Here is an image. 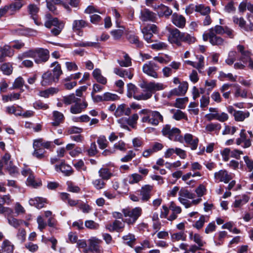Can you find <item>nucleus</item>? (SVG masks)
<instances>
[{
  "mask_svg": "<svg viewBox=\"0 0 253 253\" xmlns=\"http://www.w3.org/2000/svg\"><path fill=\"white\" fill-rule=\"evenodd\" d=\"M249 200V197L245 195L237 196L235 198V202L233 204L232 206L234 208H239L242 205L247 203Z\"/></svg>",
  "mask_w": 253,
  "mask_h": 253,
  "instance_id": "nucleus-39",
  "label": "nucleus"
},
{
  "mask_svg": "<svg viewBox=\"0 0 253 253\" xmlns=\"http://www.w3.org/2000/svg\"><path fill=\"white\" fill-rule=\"evenodd\" d=\"M144 88V95L141 98L143 100H147L151 97L152 94L157 91L163 90L164 84L160 83L150 82L141 86Z\"/></svg>",
  "mask_w": 253,
  "mask_h": 253,
  "instance_id": "nucleus-6",
  "label": "nucleus"
},
{
  "mask_svg": "<svg viewBox=\"0 0 253 253\" xmlns=\"http://www.w3.org/2000/svg\"><path fill=\"white\" fill-rule=\"evenodd\" d=\"M132 71L131 68L124 69L120 68H115L113 70V72L116 75L121 78H127L129 80H131L133 76Z\"/></svg>",
  "mask_w": 253,
  "mask_h": 253,
  "instance_id": "nucleus-24",
  "label": "nucleus"
},
{
  "mask_svg": "<svg viewBox=\"0 0 253 253\" xmlns=\"http://www.w3.org/2000/svg\"><path fill=\"white\" fill-rule=\"evenodd\" d=\"M188 88V84L187 82H183L178 85V87L173 89L171 93L173 95H184L187 92Z\"/></svg>",
  "mask_w": 253,
  "mask_h": 253,
  "instance_id": "nucleus-34",
  "label": "nucleus"
},
{
  "mask_svg": "<svg viewBox=\"0 0 253 253\" xmlns=\"http://www.w3.org/2000/svg\"><path fill=\"white\" fill-rule=\"evenodd\" d=\"M124 60H118V63L121 67H127L131 65V59L127 54L124 56Z\"/></svg>",
  "mask_w": 253,
  "mask_h": 253,
  "instance_id": "nucleus-55",
  "label": "nucleus"
},
{
  "mask_svg": "<svg viewBox=\"0 0 253 253\" xmlns=\"http://www.w3.org/2000/svg\"><path fill=\"white\" fill-rule=\"evenodd\" d=\"M186 236L183 231L174 233L171 235V239L173 242L178 241H185Z\"/></svg>",
  "mask_w": 253,
  "mask_h": 253,
  "instance_id": "nucleus-54",
  "label": "nucleus"
},
{
  "mask_svg": "<svg viewBox=\"0 0 253 253\" xmlns=\"http://www.w3.org/2000/svg\"><path fill=\"white\" fill-rule=\"evenodd\" d=\"M29 203L31 206L40 209L44 207L46 203V200L44 198L38 197L30 199L29 201Z\"/></svg>",
  "mask_w": 253,
  "mask_h": 253,
  "instance_id": "nucleus-32",
  "label": "nucleus"
},
{
  "mask_svg": "<svg viewBox=\"0 0 253 253\" xmlns=\"http://www.w3.org/2000/svg\"><path fill=\"white\" fill-rule=\"evenodd\" d=\"M113 149H114V151L116 152L117 150L125 152L127 150L126 144L123 140H120L115 143L113 146Z\"/></svg>",
  "mask_w": 253,
  "mask_h": 253,
  "instance_id": "nucleus-52",
  "label": "nucleus"
},
{
  "mask_svg": "<svg viewBox=\"0 0 253 253\" xmlns=\"http://www.w3.org/2000/svg\"><path fill=\"white\" fill-rule=\"evenodd\" d=\"M236 144L237 145L243 144L242 146L244 148H247L251 146L252 140L248 137V134L245 129H242L240 130L239 137L236 139Z\"/></svg>",
  "mask_w": 253,
  "mask_h": 253,
  "instance_id": "nucleus-13",
  "label": "nucleus"
},
{
  "mask_svg": "<svg viewBox=\"0 0 253 253\" xmlns=\"http://www.w3.org/2000/svg\"><path fill=\"white\" fill-rule=\"evenodd\" d=\"M195 192L198 197L201 198L207 192L206 187L203 184H201L195 189Z\"/></svg>",
  "mask_w": 253,
  "mask_h": 253,
  "instance_id": "nucleus-63",
  "label": "nucleus"
},
{
  "mask_svg": "<svg viewBox=\"0 0 253 253\" xmlns=\"http://www.w3.org/2000/svg\"><path fill=\"white\" fill-rule=\"evenodd\" d=\"M14 250L13 245L8 240H5L1 246V253H13Z\"/></svg>",
  "mask_w": 253,
  "mask_h": 253,
  "instance_id": "nucleus-38",
  "label": "nucleus"
},
{
  "mask_svg": "<svg viewBox=\"0 0 253 253\" xmlns=\"http://www.w3.org/2000/svg\"><path fill=\"white\" fill-rule=\"evenodd\" d=\"M33 147L34 151L32 153L33 157L41 160L45 157V151L41 147V144L37 142L35 139L33 141Z\"/></svg>",
  "mask_w": 253,
  "mask_h": 253,
  "instance_id": "nucleus-16",
  "label": "nucleus"
},
{
  "mask_svg": "<svg viewBox=\"0 0 253 253\" xmlns=\"http://www.w3.org/2000/svg\"><path fill=\"white\" fill-rule=\"evenodd\" d=\"M12 201L13 200L9 194L3 196L0 195V206H3V205H10Z\"/></svg>",
  "mask_w": 253,
  "mask_h": 253,
  "instance_id": "nucleus-61",
  "label": "nucleus"
},
{
  "mask_svg": "<svg viewBox=\"0 0 253 253\" xmlns=\"http://www.w3.org/2000/svg\"><path fill=\"white\" fill-rule=\"evenodd\" d=\"M119 28L118 29L113 30L111 32V34L115 40H118L121 38L124 33L125 28L120 25H116Z\"/></svg>",
  "mask_w": 253,
  "mask_h": 253,
  "instance_id": "nucleus-47",
  "label": "nucleus"
},
{
  "mask_svg": "<svg viewBox=\"0 0 253 253\" xmlns=\"http://www.w3.org/2000/svg\"><path fill=\"white\" fill-rule=\"evenodd\" d=\"M28 11L32 17H35L39 11V8L35 4H30L28 6Z\"/></svg>",
  "mask_w": 253,
  "mask_h": 253,
  "instance_id": "nucleus-64",
  "label": "nucleus"
},
{
  "mask_svg": "<svg viewBox=\"0 0 253 253\" xmlns=\"http://www.w3.org/2000/svg\"><path fill=\"white\" fill-rule=\"evenodd\" d=\"M47 8L51 11L56 10L55 5H61L67 11H71L69 4L61 0H46Z\"/></svg>",
  "mask_w": 253,
  "mask_h": 253,
  "instance_id": "nucleus-18",
  "label": "nucleus"
},
{
  "mask_svg": "<svg viewBox=\"0 0 253 253\" xmlns=\"http://www.w3.org/2000/svg\"><path fill=\"white\" fill-rule=\"evenodd\" d=\"M51 67H54L53 69V76H54L56 80H58L59 77L62 74L61 66L57 62H54L51 65Z\"/></svg>",
  "mask_w": 253,
  "mask_h": 253,
  "instance_id": "nucleus-43",
  "label": "nucleus"
},
{
  "mask_svg": "<svg viewBox=\"0 0 253 253\" xmlns=\"http://www.w3.org/2000/svg\"><path fill=\"white\" fill-rule=\"evenodd\" d=\"M137 90V88L136 87L135 85L131 83H129L127 85V96L129 98L133 97L134 99L140 100H143L141 98L144 95V92L142 93L140 95H137L136 92Z\"/></svg>",
  "mask_w": 253,
  "mask_h": 253,
  "instance_id": "nucleus-21",
  "label": "nucleus"
},
{
  "mask_svg": "<svg viewBox=\"0 0 253 253\" xmlns=\"http://www.w3.org/2000/svg\"><path fill=\"white\" fill-rule=\"evenodd\" d=\"M46 21L44 23V26L47 28H51V27H54L51 30V34L54 36L58 35L64 27V23L60 21L57 18H53L50 14L45 15Z\"/></svg>",
  "mask_w": 253,
  "mask_h": 253,
  "instance_id": "nucleus-5",
  "label": "nucleus"
},
{
  "mask_svg": "<svg viewBox=\"0 0 253 253\" xmlns=\"http://www.w3.org/2000/svg\"><path fill=\"white\" fill-rule=\"evenodd\" d=\"M152 189V186L150 185H145L141 187L139 191L141 201L146 202L150 199Z\"/></svg>",
  "mask_w": 253,
  "mask_h": 253,
  "instance_id": "nucleus-20",
  "label": "nucleus"
},
{
  "mask_svg": "<svg viewBox=\"0 0 253 253\" xmlns=\"http://www.w3.org/2000/svg\"><path fill=\"white\" fill-rule=\"evenodd\" d=\"M127 181L129 184L137 183L142 180V177L141 175L134 173L128 176Z\"/></svg>",
  "mask_w": 253,
  "mask_h": 253,
  "instance_id": "nucleus-53",
  "label": "nucleus"
},
{
  "mask_svg": "<svg viewBox=\"0 0 253 253\" xmlns=\"http://www.w3.org/2000/svg\"><path fill=\"white\" fill-rule=\"evenodd\" d=\"M218 79L221 81L225 80L230 81L231 82H235L237 78V76H233L231 73L226 74L222 71L219 73Z\"/></svg>",
  "mask_w": 253,
  "mask_h": 253,
  "instance_id": "nucleus-40",
  "label": "nucleus"
},
{
  "mask_svg": "<svg viewBox=\"0 0 253 253\" xmlns=\"http://www.w3.org/2000/svg\"><path fill=\"white\" fill-rule=\"evenodd\" d=\"M237 53L235 51H230L228 53L227 58L225 60V62L229 65H232L236 59Z\"/></svg>",
  "mask_w": 253,
  "mask_h": 253,
  "instance_id": "nucleus-56",
  "label": "nucleus"
},
{
  "mask_svg": "<svg viewBox=\"0 0 253 253\" xmlns=\"http://www.w3.org/2000/svg\"><path fill=\"white\" fill-rule=\"evenodd\" d=\"M57 81L51 71H47L42 75L41 84L42 86H46Z\"/></svg>",
  "mask_w": 253,
  "mask_h": 253,
  "instance_id": "nucleus-22",
  "label": "nucleus"
},
{
  "mask_svg": "<svg viewBox=\"0 0 253 253\" xmlns=\"http://www.w3.org/2000/svg\"><path fill=\"white\" fill-rule=\"evenodd\" d=\"M139 18L144 22L154 21L156 18L154 13L150 11L148 9L145 8L140 11Z\"/></svg>",
  "mask_w": 253,
  "mask_h": 253,
  "instance_id": "nucleus-23",
  "label": "nucleus"
},
{
  "mask_svg": "<svg viewBox=\"0 0 253 253\" xmlns=\"http://www.w3.org/2000/svg\"><path fill=\"white\" fill-rule=\"evenodd\" d=\"M92 75L97 82L105 85L107 84V80L102 75L101 71L99 68H95L92 72Z\"/></svg>",
  "mask_w": 253,
  "mask_h": 253,
  "instance_id": "nucleus-33",
  "label": "nucleus"
},
{
  "mask_svg": "<svg viewBox=\"0 0 253 253\" xmlns=\"http://www.w3.org/2000/svg\"><path fill=\"white\" fill-rule=\"evenodd\" d=\"M63 102L66 105H70L72 103H74L76 101H81V99L79 98L76 97L74 94H71L69 95L65 96L63 97Z\"/></svg>",
  "mask_w": 253,
  "mask_h": 253,
  "instance_id": "nucleus-45",
  "label": "nucleus"
},
{
  "mask_svg": "<svg viewBox=\"0 0 253 253\" xmlns=\"http://www.w3.org/2000/svg\"><path fill=\"white\" fill-rule=\"evenodd\" d=\"M97 143L101 149H104L108 146V141L104 135H100L97 140Z\"/></svg>",
  "mask_w": 253,
  "mask_h": 253,
  "instance_id": "nucleus-58",
  "label": "nucleus"
},
{
  "mask_svg": "<svg viewBox=\"0 0 253 253\" xmlns=\"http://www.w3.org/2000/svg\"><path fill=\"white\" fill-rule=\"evenodd\" d=\"M234 119L237 122H243L250 116V113L248 111L237 110L233 113Z\"/></svg>",
  "mask_w": 253,
  "mask_h": 253,
  "instance_id": "nucleus-37",
  "label": "nucleus"
},
{
  "mask_svg": "<svg viewBox=\"0 0 253 253\" xmlns=\"http://www.w3.org/2000/svg\"><path fill=\"white\" fill-rule=\"evenodd\" d=\"M55 169L57 172H61L65 176H69L73 172L71 167L63 162L59 165H55Z\"/></svg>",
  "mask_w": 253,
  "mask_h": 253,
  "instance_id": "nucleus-27",
  "label": "nucleus"
},
{
  "mask_svg": "<svg viewBox=\"0 0 253 253\" xmlns=\"http://www.w3.org/2000/svg\"><path fill=\"white\" fill-rule=\"evenodd\" d=\"M88 26V23L83 19L75 20L72 24V29L74 32L80 35L82 33L81 29Z\"/></svg>",
  "mask_w": 253,
  "mask_h": 253,
  "instance_id": "nucleus-29",
  "label": "nucleus"
},
{
  "mask_svg": "<svg viewBox=\"0 0 253 253\" xmlns=\"http://www.w3.org/2000/svg\"><path fill=\"white\" fill-rule=\"evenodd\" d=\"M195 11L200 13L203 15H207L211 12L210 7L205 6L203 4H199L195 6Z\"/></svg>",
  "mask_w": 253,
  "mask_h": 253,
  "instance_id": "nucleus-50",
  "label": "nucleus"
},
{
  "mask_svg": "<svg viewBox=\"0 0 253 253\" xmlns=\"http://www.w3.org/2000/svg\"><path fill=\"white\" fill-rule=\"evenodd\" d=\"M172 23L179 28L184 27L186 24V19L184 16L177 13H174L171 17Z\"/></svg>",
  "mask_w": 253,
  "mask_h": 253,
  "instance_id": "nucleus-28",
  "label": "nucleus"
},
{
  "mask_svg": "<svg viewBox=\"0 0 253 253\" xmlns=\"http://www.w3.org/2000/svg\"><path fill=\"white\" fill-rule=\"evenodd\" d=\"M89 244L90 250L91 252L96 253H102L103 251L101 249L99 244L101 242V240L95 237H91L88 240Z\"/></svg>",
  "mask_w": 253,
  "mask_h": 253,
  "instance_id": "nucleus-19",
  "label": "nucleus"
},
{
  "mask_svg": "<svg viewBox=\"0 0 253 253\" xmlns=\"http://www.w3.org/2000/svg\"><path fill=\"white\" fill-rule=\"evenodd\" d=\"M169 42L180 46L182 42H187L188 44H193L196 41V39L193 36L184 32H181L177 29L174 28L169 30Z\"/></svg>",
  "mask_w": 253,
  "mask_h": 253,
  "instance_id": "nucleus-2",
  "label": "nucleus"
},
{
  "mask_svg": "<svg viewBox=\"0 0 253 253\" xmlns=\"http://www.w3.org/2000/svg\"><path fill=\"white\" fill-rule=\"evenodd\" d=\"M237 130V127L235 126H230L224 124V128L222 131V134L225 135H234Z\"/></svg>",
  "mask_w": 253,
  "mask_h": 253,
  "instance_id": "nucleus-51",
  "label": "nucleus"
},
{
  "mask_svg": "<svg viewBox=\"0 0 253 253\" xmlns=\"http://www.w3.org/2000/svg\"><path fill=\"white\" fill-rule=\"evenodd\" d=\"M103 95L104 101H114L119 99L118 95L109 92H105Z\"/></svg>",
  "mask_w": 253,
  "mask_h": 253,
  "instance_id": "nucleus-60",
  "label": "nucleus"
},
{
  "mask_svg": "<svg viewBox=\"0 0 253 253\" xmlns=\"http://www.w3.org/2000/svg\"><path fill=\"white\" fill-rule=\"evenodd\" d=\"M49 58V52L47 50L43 48L35 49L34 61L37 63L44 62Z\"/></svg>",
  "mask_w": 253,
  "mask_h": 253,
  "instance_id": "nucleus-14",
  "label": "nucleus"
},
{
  "mask_svg": "<svg viewBox=\"0 0 253 253\" xmlns=\"http://www.w3.org/2000/svg\"><path fill=\"white\" fill-rule=\"evenodd\" d=\"M144 39L148 42H153L152 38L154 34L157 33V27L154 24H149L141 29Z\"/></svg>",
  "mask_w": 253,
  "mask_h": 253,
  "instance_id": "nucleus-10",
  "label": "nucleus"
},
{
  "mask_svg": "<svg viewBox=\"0 0 253 253\" xmlns=\"http://www.w3.org/2000/svg\"><path fill=\"white\" fill-rule=\"evenodd\" d=\"M237 49L240 53V57L239 61L234 65L235 69H244L247 67L251 70H253V53L249 50H246L243 45L239 44L237 46Z\"/></svg>",
  "mask_w": 253,
  "mask_h": 253,
  "instance_id": "nucleus-1",
  "label": "nucleus"
},
{
  "mask_svg": "<svg viewBox=\"0 0 253 253\" xmlns=\"http://www.w3.org/2000/svg\"><path fill=\"white\" fill-rule=\"evenodd\" d=\"M139 114L141 122L148 125L156 126L163 121V116L157 111L144 109L140 111Z\"/></svg>",
  "mask_w": 253,
  "mask_h": 253,
  "instance_id": "nucleus-4",
  "label": "nucleus"
},
{
  "mask_svg": "<svg viewBox=\"0 0 253 253\" xmlns=\"http://www.w3.org/2000/svg\"><path fill=\"white\" fill-rule=\"evenodd\" d=\"M80 101H76L75 104L71 106L70 108V112L73 114L81 113L83 110L86 108L87 106V103L86 101H83L81 103Z\"/></svg>",
  "mask_w": 253,
  "mask_h": 253,
  "instance_id": "nucleus-30",
  "label": "nucleus"
},
{
  "mask_svg": "<svg viewBox=\"0 0 253 253\" xmlns=\"http://www.w3.org/2000/svg\"><path fill=\"white\" fill-rule=\"evenodd\" d=\"M7 220L8 224L10 226H11L15 228H17V227H18L21 225V224L22 223V220H19V219L14 217L13 216L8 217V219H7Z\"/></svg>",
  "mask_w": 253,
  "mask_h": 253,
  "instance_id": "nucleus-62",
  "label": "nucleus"
},
{
  "mask_svg": "<svg viewBox=\"0 0 253 253\" xmlns=\"http://www.w3.org/2000/svg\"><path fill=\"white\" fill-rule=\"evenodd\" d=\"M14 54V50L11 46L5 45L0 48V62H3L6 57H12Z\"/></svg>",
  "mask_w": 253,
  "mask_h": 253,
  "instance_id": "nucleus-25",
  "label": "nucleus"
},
{
  "mask_svg": "<svg viewBox=\"0 0 253 253\" xmlns=\"http://www.w3.org/2000/svg\"><path fill=\"white\" fill-rule=\"evenodd\" d=\"M26 184L29 186L32 187H37L41 185V181L35 178L34 174L28 177L26 181Z\"/></svg>",
  "mask_w": 253,
  "mask_h": 253,
  "instance_id": "nucleus-44",
  "label": "nucleus"
},
{
  "mask_svg": "<svg viewBox=\"0 0 253 253\" xmlns=\"http://www.w3.org/2000/svg\"><path fill=\"white\" fill-rule=\"evenodd\" d=\"M131 113V109L125 104L119 105L114 114L116 117H119L123 115L129 116Z\"/></svg>",
  "mask_w": 253,
  "mask_h": 253,
  "instance_id": "nucleus-26",
  "label": "nucleus"
},
{
  "mask_svg": "<svg viewBox=\"0 0 253 253\" xmlns=\"http://www.w3.org/2000/svg\"><path fill=\"white\" fill-rule=\"evenodd\" d=\"M195 194L185 188H181L179 191V202L185 207L189 206L188 199H193Z\"/></svg>",
  "mask_w": 253,
  "mask_h": 253,
  "instance_id": "nucleus-12",
  "label": "nucleus"
},
{
  "mask_svg": "<svg viewBox=\"0 0 253 253\" xmlns=\"http://www.w3.org/2000/svg\"><path fill=\"white\" fill-rule=\"evenodd\" d=\"M35 52V49H30V50L26 51L21 54H19L17 56V58L19 61H22L24 59H25L27 58H32L34 59Z\"/></svg>",
  "mask_w": 253,
  "mask_h": 253,
  "instance_id": "nucleus-42",
  "label": "nucleus"
},
{
  "mask_svg": "<svg viewBox=\"0 0 253 253\" xmlns=\"http://www.w3.org/2000/svg\"><path fill=\"white\" fill-rule=\"evenodd\" d=\"M13 213V211L11 208L0 206V213L4 214L6 219H8V217H12Z\"/></svg>",
  "mask_w": 253,
  "mask_h": 253,
  "instance_id": "nucleus-57",
  "label": "nucleus"
},
{
  "mask_svg": "<svg viewBox=\"0 0 253 253\" xmlns=\"http://www.w3.org/2000/svg\"><path fill=\"white\" fill-rule=\"evenodd\" d=\"M58 89L55 87H50L46 90L40 91L39 94L42 97L47 98L50 95H53L57 93Z\"/></svg>",
  "mask_w": 253,
  "mask_h": 253,
  "instance_id": "nucleus-48",
  "label": "nucleus"
},
{
  "mask_svg": "<svg viewBox=\"0 0 253 253\" xmlns=\"http://www.w3.org/2000/svg\"><path fill=\"white\" fill-rule=\"evenodd\" d=\"M158 69L159 66L153 61H150L144 64L142 67L144 73L155 79L158 77L157 73Z\"/></svg>",
  "mask_w": 253,
  "mask_h": 253,
  "instance_id": "nucleus-9",
  "label": "nucleus"
},
{
  "mask_svg": "<svg viewBox=\"0 0 253 253\" xmlns=\"http://www.w3.org/2000/svg\"><path fill=\"white\" fill-rule=\"evenodd\" d=\"M124 215V222L128 225L133 224L142 213V209L140 207H136L132 210L126 209L123 210Z\"/></svg>",
  "mask_w": 253,
  "mask_h": 253,
  "instance_id": "nucleus-7",
  "label": "nucleus"
},
{
  "mask_svg": "<svg viewBox=\"0 0 253 253\" xmlns=\"http://www.w3.org/2000/svg\"><path fill=\"white\" fill-rule=\"evenodd\" d=\"M99 176L104 180H108L112 176L113 174L110 172L109 169L106 168H102L98 171Z\"/></svg>",
  "mask_w": 253,
  "mask_h": 253,
  "instance_id": "nucleus-49",
  "label": "nucleus"
},
{
  "mask_svg": "<svg viewBox=\"0 0 253 253\" xmlns=\"http://www.w3.org/2000/svg\"><path fill=\"white\" fill-rule=\"evenodd\" d=\"M154 9L157 12L159 16H168L172 14V10L168 6L163 4L160 5H155L154 7Z\"/></svg>",
  "mask_w": 253,
  "mask_h": 253,
  "instance_id": "nucleus-31",
  "label": "nucleus"
},
{
  "mask_svg": "<svg viewBox=\"0 0 253 253\" xmlns=\"http://www.w3.org/2000/svg\"><path fill=\"white\" fill-rule=\"evenodd\" d=\"M123 239L125 243L130 247H132L135 241L134 236L131 234L123 236Z\"/></svg>",
  "mask_w": 253,
  "mask_h": 253,
  "instance_id": "nucleus-59",
  "label": "nucleus"
},
{
  "mask_svg": "<svg viewBox=\"0 0 253 253\" xmlns=\"http://www.w3.org/2000/svg\"><path fill=\"white\" fill-rule=\"evenodd\" d=\"M203 39L205 42L209 41L213 45H220L224 43V40L213 33L206 31L203 35Z\"/></svg>",
  "mask_w": 253,
  "mask_h": 253,
  "instance_id": "nucleus-11",
  "label": "nucleus"
},
{
  "mask_svg": "<svg viewBox=\"0 0 253 253\" xmlns=\"http://www.w3.org/2000/svg\"><path fill=\"white\" fill-rule=\"evenodd\" d=\"M215 182H223L227 183L232 179L230 174L225 169H221L214 173Z\"/></svg>",
  "mask_w": 253,
  "mask_h": 253,
  "instance_id": "nucleus-15",
  "label": "nucleus"
},
{
  "mask_svg": "<svg viewBox=\"0 0 253 253\" xmlns=\"http://www.w3.org/2000/svg\"><path fill=\"white\" fill-rule=\"evenodd\" d=\"M210 113L215 117V120L220 122H224L229 119V115L225 112H219L217 108L210 107L209 109Z\"/></svg>",
  "mask_w": 253,
  "mask_h": 253,
  "instance_id": "nucleus-17",
  "label": "nucleus"
},
{
  "mask_svg": "<svg viewBox=\"0 0 253 253\" xmlns=\"http://www.w3.org/2000/svg\"><path fill=\"white\" fill-rule=\"evenodd\" d=\"M21 109L20 106L15 107L12 105L5 108V112L8 114H13L16 116H21L22 115Z\"/></svg>",
  "mask_w": 253,
  "mask_h": 253,
  "instance_id": "nucleus-41",
  "label": "nucleus"
},
{
  "mask_svg": "<svg viewBox=\"0 0 253 253\" xmlns=\"http://www.w3.org/2000/svg\"><path fill=\"white\" fill-rule=\"evenodd\" d=\"M221 128V126L218 123H210L205 126V130L207 132H214L216 134H218Z\"/></svg>",
  "mask_w": 253,
  "mask_h": 253,
  "instance_id": "nucleus-36",
  "label": "nucleus"
},
{
  "mask_svg": "<svg viewBox=\"0 0 253 253\" xmlns=\"http://www.w3.org/2000/svg\"><path fill=\"white\" fill-rule=\"evenodd\" d=\"M0 70L5 75H10L13 71V67L10 63H4L0 65Z\"/></svg>",
  "mask_w": 253,
  "mask_h": 253,
  "instance_id": "nucleus-46",
  "label": "nucleus"
},
{
  "mask_svg": "<svg viewBox=\"0 0 253 253\" xmlns=\"http://www.w3.org/2000/svg\"><path fill=\"white\" fill-rule=\"evenodd\" d=\"M53 122L51 124L53 126H57L62 123L64 120V115L57 111L53 112Z\"/></svg>",
  "mask_w": 253,
  "mask_h": 253,
  "instance_id": "nucleus-35",
  "label": "nucleus"
},
{
  "mask_svg": "<svg viewBox=\"0 0 253 253\" xmlns=\"http://www.w3.org/2000/svg\"><path fill=\"white\" fill-rule=\"evenodd\" d=\"M162 132L163 134L173 141H180L182 137L180 135V130L176 127L171 128L169 125L164 126Z\"/></svg>",
  "mask_w": 253,
  "mask_h": 253,
  "instance_id": "nucleus-8",
  "label": "nucleus"
},
{
  "mask_svg": "<svg viewBox=\"0 0 253 253\" xmlns=\"http://www.w3.org/2000/svg\"><path fill=\"white\" fill-rule=\"evenodd\" d=\"M189 238L195 244H192L189 246L187 243H181L179 246L180 250L184 251L188 250L187 253H193L195 250H202V247L206 244V242L204 240L203 237L198 233H194L193 232H190Z\"/></svg>",
  "mask_w": 253,
  "mask_h": 253,
  "instance_id": "nucleus-3",
  "label": "nucleus"
}]
</instances>
